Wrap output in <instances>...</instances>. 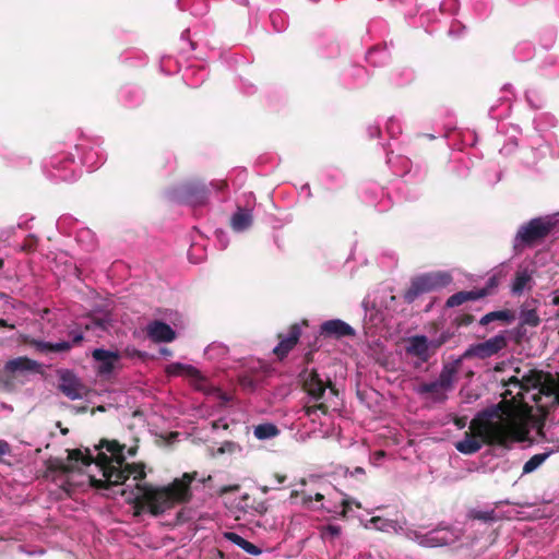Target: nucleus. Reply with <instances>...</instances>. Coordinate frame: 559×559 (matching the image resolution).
Returning <instances> with one entry per match:
<instances>
[{
    "label": "nucleus",
    "instance_id": "nucleus-1",
    "mask_svg": "<svg viewBox=\"0 0 559 559\" xmlns=\"http://www.w3.org/2000/svg\"><path fill=\"white\" fill-rule=\"evenodd\" d=\"M138 447L120 444L116 440H103L94 449L69 451L68 481L70 486H93L104 489L106 496H121L126 502L140 504L157 515L178 503L187 502L190 485L197 473H185L167 486L155 487L142 484L145 477L143 464H126L127 456H133Z\"/></svg>",
    "mask_w": 559,
    "mask_h": 559
},
{
    "label": "nucleus",
    "instance_id": "nucleus-2",
    "mask_svg": "<svg viewBox=\"0 0 559 559\" xmlns=\"http://www.w3.org/2000/svg\"><path fill=\"white\" fill-rule=\"evenodd\" d=\"M531 402L540 408L559 404L557 385L548 381V376L535 370L521 380L512 377L507 382L501 403L478 414L469 424L471 433L456 442L455 449L463 454H473L486 442L507 444L522 440Z\"/></svg>",
    "mask_w": 559,
    "mask_h": 559
},
{
    "label": "nucleus",
    "instance_id": "nucleus-3",
    "mask_svg": "<svg viewBox=\"0 0 559 559\" xmlns=\"http://www.w3.org/2000/svg\"><path fill=\"white\" fill-rule=\"evenodd\" d=\"M559 222V214L551 216L538 217L532 219L525 226H522L516 234V245L532 243L550 233L554 226Z\"/></svg>",
    "mask_w": 559,
    "mask_h": 559
},
{
    "label": "nucleus",
    "instance_id": "nucleus-4",
    "mask_svg": "<svg viewBox=\"0 0 559 559\" xmlns=\"http://www.w3.org/2000/svg\"><path fill=\"white\" fill-rule=\"evenodd\" d=\"M455 380L456 369L448 365L443 367L436 381L420 385L418 392L430 394L436 401H443L447 399V393L453 389Z\"/></svg>",
    "mask_w": 559,
    "mask_h": 559
},
{
    "label": "nucleus",
    "instance_id": "nucleus-5",
    "mask_svg": "<svg viewBox=\"0 0 559 559\" xmlns=\"http://www.w3.org/2000/svg\"><path fill=\"white\" fill-rule=\"evenodd\" d=\"M451 280V275L447 272L427 273L418 276L413 281L409 290L406 293V298L412 301L423 293L444 287Z\"/></svg>",
    "mask_w": 559,
    "mask_h": 559
},
{
    "label": "nucleus",
    "instance_id": "nucleus-6",
    "mask_svg": "<svg viewBox=\"0 0 559 559\" xmlns=\"http://www.w3.org/2000/svg\"><path fill=\"white\" fill-rule=\"evenodd\" d=\"M508 345L507 333H499L489 340L472 344L464 353L465 358L476 357L479 359H485L491 357L499 353Z\"/></svg>",
    "mask_w": 559,
    "mask_h": 559
},
{
    "label": "nucleus",
    "instance_id": "nucleus-7",
    "mask_svg": "<svg viewBox=\"0 0 559 559\" xmlns=\"http://www.w3.org/2000/svg\"><path fill=\"white\" fill-rule=\"evenodd\" d=\"M166 372L171 377H185L197 390L209 392L207 379L191 365L173 362L166 367Z\"/></svg>",
    "mask_w": 559,
    "mask_h": 559
},
{
    "label": "nucleus",
    "instance_id": "nucleus-8",
    "mask_svg": "<svg viewBox=\"0 0 559 559\" xmlns=\"http://www.w3.org/2000/svg\"><path fill=\"white\" fill-rule=\"evenodd\" d=\"M92 357L96 364L95 369L102 377L111 376V373L119 368L121 359L118 350H107L103 348L94 349Z\"/></svg>",
    "mask_w": 559,
    "mask_h": 559
},
{
    "label": "nucleus",
    "instance_id": "nucleus-9",
    "mask_svg": "<svg viewBox=\"0 0 559 559\" xmlns=\"http://www.w3.org/2000/svg\"><path fill=\"white\" fill-rule=\"evenodd\" d=\"M59 389L71 400H80L86 393L85 386L80 379L71 371L66 370L60 373Z\"/></svg>",
    "mask_w": 559,
    "mask_h": 559
},
{
    "label": "nucleus",
    "instance_id": "nucleus-10",
    "mask_svg": "<svg viewBox=\"0 0 559 559\" xmlns=\"http://www.w3.org/2000/svg\"><path fill=\"white\" fill-rule=\"evenodd\" d=\"M440 345L441 342H430L426 336L416 335L408 340L406 350L408 354L426 361L430 356V349H436Z\"/></svg>",
    "mask_w": 559,
    "mask_h": 559
},
{
    "label": "nucleus",
    "instance_id": "nucleus-11",
    "mask_svg": "<svg viewBox=\"0 0 559 559\" xmlns=\"http://www.w3.org/2000/svg\"><path fill=\"white\" fill-rule=\"evenodd\" d=\"M408 537L425 547H439L449 543L448 532L443 530H433L425 534L413 531Z\"/></svg>",
    "mask_w": 559,
    "mask_h": 559
},
{
    "label": "nucleus",
    "instance_id": "nucleus-12",
    "mask_svg": "<svg viewBox=\"0 0 559 559\" xmlns=\"http://www.w3.org/2000/svg\"><path fill=\"white\" fill-rule=\"evenodd\" d=\"M320 334L326 337L340 338L355 335V330L340 319L328 320L320 326Z\"/></svg>",
    "mask_w": 559,
    "mask_h": 559
},
{
    "label": "nucleus",
    "instance_id": "nucleus-13",
    "mask_svg": "<svg viewBox=\"0 0 559 559\" xmlns=\"http://www.w3.org/2000/svg\"><path fill=\"white\" fill-rule=\"evenodd\" d=\"M70 336L72 337V343L70 342H57L49 343L43 341H34L33 345L40 353H51V352H67L69 350L73 344H79L83 338V333L80 331L70 332Z\"/></svg>",
    "mask_w": 559,
    "mask_h": 559
},
{
    "label": "nucleus",
    "instance_id": "nucleus-14",
    "mask_svg": "<svg viewBox=\"0 0 559 559\" xmlns=\"http://www.w3.org/2000/svg\"><path fill=\"white\" fill-rule=\"evenodd\" d=\"M147 335L156 343H168L176 338V332L166 323L154 321L146 328Z\"/></svg>",
    "mask_w": 559,
    "mask_h": 559
},
{
    "label": "nucleus",
    "instance_id": "nucleus-15",
    "mask_svg": "<svg viewBox=\"0 0 559 559\" xmlns=\"http://www.w3.org/2000/svg\"><path fill=\"white\" fill-rule=\"evenodd\" d=\"M305 388L309 395L314 400L324 399L326 385L325 382L320 379L316 372H310L305 378Z\"/></svg>",
    "mask_w": 559,
    "mask_h": 559
},
{
    "label": "nucleus",
    "instance_id": "nucleus-16",
    "mask_svg": "<svg viewBox=\"0 0 559 559\" xmlns=\"http://www.w3.org/2000/svg\"><path fill=\"white\" fill-rule=\"evenodd\" d=\"M300 336V328L298 325H293L287 335L281 340V342L275 346L274 353L278 357H284L288 354V352L297 344Z\"/></svg>",
    "mask_w": 559,
    "mask_h": 559
},
{
    "label": "nucleus",
    "instance_id": "nucleus-17",
    "mask_svg": "<svg viewBox=\"0 0 559 559\" xmlns=\"http://www.w3.org/2000/svg\"><path fill=\"white\" fill-rule=\"evenodd\" d=\"M38 364L34 360H31L26 357H17L9 360L5 364V370L13 374H23L29 371H37Z\"/></svg>",
    "mask_w": 559,
    "mask_h": 559
},
{
    "label": "nucleus",
    "instance_id": "nucleus-18",
    "mask_svg": "<svg viewBox=\"0 0 559 559\" xmlns=\"http://www.w3.org/2000/svg\"><path fill=\"white\" fill-rule=\"evenodd\" d=\"M252 213L246 209H238L230 218L231 228L241 233L248 229L252 225Z\"/></svg>",
    "mask_w": 559,
    "mask_h": 559
},
{
    "label": "nucleus",
    "instance_id": "nucleus-19",
    "mask_svg": "<svg viewBox=\"0 0 559 559\" xmlns=\"http://www.w3.org/2000/svg\"><path fill=\"white\" fill-rule=\"evenodd\" d=\"M532 274L527 270H520L512 282L511 292L513 295H521L524 290L532 288Z\"/></svg>",
    "mask_w": 559,
    "mask_h": 559
},
{
    "label": "nucleus",
    "instance_id": "nucleus-20",
    "mask_svg": "<svg viewBox=\"0 0 559 559\" xmlns=\"http://www.w3.org/2000/svg\"><path fill=\"white\" fill-rule=\"evenodd\" d=\"M224 538L233 543L234 545L240 547L242 550H245L247 554L252 556H258L262 552V550L253 545L252 543L246 540L240 535L234 533V532H225L223 534Z\"/></svg>",
    "mask_w": 559,
    "mask_h": 559
},
{
    "label": "nucleus",
    "instance_id": "nucleus-21",
    "mask_svg": "<svg viewBox=\"0 0 559 559\" xmlns=\"http://www.w3.org/2000/svg\"><path fill=\"white\" fill-rule=\"evenodd\" d=\"M370 527L385 533L399 534L403 532V526L397 521L383 519L380 516H376L370 520Z\"/></svg>",
    "mask_w": 559,
    "mask_h": 559
},
{
    "label": "nucleus",
    "instance_id": "nucleus-22",
    "mask_svg": "<svg viewBox=\"0 0 559 559\" xmlns=\"http://www.w3.org/2000/svg\"><path fill=\"white\" fill-rule=\"evenodd\" d=\"M485 296V293H476V292H460L457 294L452 295L447 300V306L450 308L457 307L464 304L467 300H475Z\"/></svg>",
    "mask_w": 559,
    "mask_h": 559
},
{
    "label": "nucleus",
    "instance_id": "nucleus-23",
    "mask_svg": "<svg viewBox=\"0 0 559 559\" xmlns=\"http://www.w3.org/2000/svg\"><path fill=\"white\" fill-rule=\"evenodd\" d=\"M520 320L521 324L530 326H537L540 321L536 308H530L527 304L523 305L521 308Z\"/></svg>",
    "mask_w": 559,
    "mask_h": 559
},
{
    "label": "nucleus",
    "instance_id": "nucleus-24",
    "mask_svg": "<svg viewBox=\"0 0 559 559\" xmlns=\"http://www.w3.org/2000/svg\"><path fill=\"white\" fill-rule=\"evenodd\" d=\"M306 416L312 421L316 423L317 420H320L321 425H324L325 421L329 419L328 417V409L326 406L321 403L317 406H309L306 408Z\"/></svg>",
    "mask_w": 559,
    "mask_h": 559
},
{
    "label": "nucleus",
    "instance_id": "nucleus-25",
    "mask_svg": "<svg viewBox=\"0 0 559 559\" xmlns=\"http://www.w3.org/2000/svg\"><path fill=\"white\" fill-rule=\"evenodd\" d=\"M495 320L511 322L512 320H514V314L509 310L492 311V312L485 314L480 319L479 323L481 325H486Z\"/></svg>",
    "mask_w": 559,
    "mask_h": 559
},
{
    "label": "nucleus",
    "instance_id": "nucleus-26",
    "mask_svg": "<svg viewBox=\"0 0 559 559\" xmlns=\"http://www.w3.org/2000/svg\"><path fill=\"white\" fill-rule=\"evenodd\" d=\"M254 436L260 440H266L274 438L278 435V429L273 424H261L254 428L253 431Z\"/></svg>",
    "mask_w": 559,
    "mask_h": 559
},
{
    "label": "nucleus",
    "instance_id": "nucleus-27",
    "mask_svg": "<svg viewBox=\"0 0 559 559\" xmlns=\"http://www.w3.org/2000/svg\"><path fill=\"white\" fill-rule=\"evenodd\" d=\"M550 455V452H544L533 455L523 466V474H530L536 471Z\"/></svg>",
    "mask_w": 559,
    "mask_h": 559
},
{
    "label": "nucleus",
    "instance_id": "nucleus-28",
    "mask_svg": "<svg viewBox=\"0 0 559 559\" xmlns=\"http://www.w3.org/2000/svg\"><path fill=\"white\" fill-rule=\"evenodd\" d=\"M341 533V530L338 526H335V525H329L326 526L323 532H322V536L323 537H328V536H331V537H335V536H338Z\"/></svg>",
    "mask_w": 559,
    "mask_h": 559
},
{
    "label": "nucleus",
    "instance_id": "nucleus-29",
    "mask_svg": "<svg viewBox=\"0 0 559 559\" xmlns=\"http://www.w3.org/2000/svg\"><path fill=\"white\" fill-rule=\"evenodd\" d=\"M240 384L243 389H247V390H253L255 388L253 380L250 379L249 377H242L240 379Z\"/></svg>",
    "mask_w": 559,
    "mask_h": 559
},
{
    "label": "nucleus",
    "instance_id": "nucleus-30",
    "mask_svg": "<svg viewBox=\"0 0 559 559\" xmlns=\"http://www.w3.org/2000/svg\"><path fill=\"white\" fill-rule=\"evenodd\" d=\"M476 518L484 521H492L495 519V513L493 511L479 512Z\"/></svg>",
    "mask_w": 559,
    "mask_h": 559
},
{
    "label": "nucleus",
    "instance_id": "nucleus-31",
    "mask_svg": "<svg viewBox=\"0 0 559 559\" xmlns=\"http://www.w3.org/2000/svg\"><path fill=\"white\" fill-rule=\"evenodd\" d=\"M10 452V445L8 442L0 440V459Z\"/></svg>",
    "mask_w": 559,
    "mask_h": 559
},
{
    "label": "nucleus",
    "instance_id": "nucleus-32",
    "mask_svg": "<svg viewBox=\"0 0 559 559\" xmlns=\"http://www.w3.org/2000/svg\"><path fill=\"white\" fill-rule=\"evenodd\" d=\"M216 236L219 242L222 243L223 248H225L227 246V235L224 231H217Z\"/></svg>",
    "mask_w": 559,
    "mask_h": 559
},
{
    "label": "nucleus",
    "instance_id": "nucleus-33",
    "mask_svg": "<svg viewBox=\"0 0 559 559\" xmlns=\"http://www.w3.org/2000/svg\"><path fill=\"white\" fill-rule=\"evenodd\" d=\"M302 501H304L305 503H307V504H308V503H311V502H312V496H311V495H309V496H305V497L302 498Z\"/></svg>",
    "mask_w": 559,
    "mask_h": 559
},
{
    "label": "nucleus",
    "instance_id": "nucleus-34",
    "mask_svg": "<svg viewBox=\"0 0 559 559\" xmlns=\"http://www.w3.org/2000/svg\"><path fill=\"white\" fill-rule=\"evenodd\" d=\"M160 354H162V355H165V356H170V355H171V352H170L169 349H167V348H162V349H160Z\"/></svg>",
    "mask_w": 559,
    "mask_h": 559
},
{
    "label": "nucleus",
    "instance_id": "nucleus-35",
    "mask_svg": "<svg viewBox=\"0 0 559 559\" xmlns=\"http://www.w3.org/2000/svg\"><path fill=\"white\" fill-rule=\"evenodd\" d=\"M314 499H316V501H321L323 499V495H321L320 492H317L314 495Z\"/></svg>",
    "mask_w": 559,
    "mask_h": 559
},
{
    "label": "nucleus",
    "instance_id": "nucleus-36",
    "mask_svg": "<svg viewBox=\"0 0 559 559\" xmlns=\"http://www.w3.org/2000/svg\"><path fill=\"white\" fill-rule=\"evenodd\" d=\"M237 488H238L237 486H231V487H228V488H224V489L222 490V492H226V491H228V490H234V489H237Z\"/></svg>",
    "mask_w": 559,
    "mask_h": 559
},
{
    "label": "nucleus",
    "instance_id": "nucleus-37",
    "mask_svg": "<svg viewBox=\"0 0 559 559\" xmlns=\"http://www.w3.org/2000/svg\"><path fill=\"white\" fill-rule=\"evenodd\" d=\"M343 504H344L346 508H348V507H349V504H350V501H349V500H344V501H343Z\"/></svg>",
    "mask_w": 559,
    "mask_h": 559
},
{
    "label": "nucleus",
    "instance_id": "nucleus-38",
    "mask_svg": "<svg viewBox=\"0 0 559 559\" xmlns=\"http://www.w3.org/2000/svg\"><path fill=\"white\" fill-rule=\"evenodd\" d=\"M0 326H7V322L3 319H0Z\"/></svg>",
    "mask_w": 559,
    "mask_h": 559
},
{
    "label": "nucleus",
    "instance_id": "nucleus-39",
    "mask_svg": "<svg viewBox=\"0 0 559 559\" xmlns=\"http://www.w3.org/2000/svg\"><path fill=\"white\" fill-rule=\"evenodd\" d=\"M206 480H211V476H207ZM200 481H201V483H205V479H204V478H202V479H200Z\"/></svg>",
    "mask_w": 559,
    "mask_h": 559
},
{
    "label": "nucleus",
    "instance_id": "nucleus-40",
    "mask_svg": "<svg viewBox=\"0 0 559 559\" xmlns=\"http://www.w3.org/2000/svg\"><path fill=\"white\" fill-rule=\"evenodd\" d=\"M329 394H330V395H333V394H334V391H333V389H332V388H330Z\"/></svg>",
    "mask_w": 559,
    "mask_h": 559
},
{
    "label": "nucleus",
    "instance_id": "nucleus-41",
    "mask_svg": "<svg viewBox=\"0 0 559 559\" xmlns=\"http://www.w3.org/2000/svg\"><path fill=\"white\" fill-rule=\"evenodd\" d=\"M356 471H357V473H362L364 472L362 468H357Z\"/></svg>",
    "mask_w": 559,
    "mask_h": 559
},
{
    "label": "nucleus",
    "instance_id": "nucleus-42",
    "mask_svg": "<svg viewBox=\"0 0 559 559\" xmlns=\"http://www.w3.org/2000/svg\"><path fill=\"white\" fill-rule=\"evenodd\" d=\"M554 302H555V304H558V302H559V300H558V298H557V297L554 299Z\"/></svg>",
    "mask_w": 559,
    "mask_h": 559
}]
</instances>
